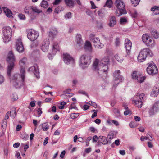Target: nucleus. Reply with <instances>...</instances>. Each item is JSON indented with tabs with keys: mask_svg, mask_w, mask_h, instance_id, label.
<instances>
[{
	"mask_svg": "<svg viewBox=\"0 0 159 159\" xmlns=\"http://www.w3.org/2000/svg\"><path fill=\"white\" fill-rule=\"evenodd\" d=\"M129 126L131 128H134L136 127V125L134 122H131L129 124Z\"/></svg>",
	"mask_w": 159,
	"mask_h": 159,
	"instance_id": "nucleus-57",
	"label": "nucleus"
},
{
	"mask_svg": "<svg viewBox=\"0 0 159 159\" xmlns=\"http://www.w3.org/2000/svg\"><path fill=\"white\" fill-rule=\"evenodd\" d=\"M98 140V138L97 135H94L93 136L92 140L93 142H96Z\"/></svg>",
	"mask_w": 159,
	"mask_h": 159,
	"instance_id": "nucleus-64",
	"label": "nucleus"
},
{
	"mask_svg": "<svg viewBox=\"0 0 159 159\" xmlns=\"http://www.w3.org/2000/svg\"><path fill=\"white\" fill-rule=\"evenodd\" d=\"M40 126H41L42 129L45 131H47L49 128V126L47 122L43 124Z\"/></svg>",
	"mask_w": 159,
	"mask_h": 159,
	"instance_id": "nucleus-33",
	"label": "nucleus"
},
{
	"mask_svg": "<svg viewBox=\"0 0 159 159\" xmlns=\"http://www.w3.org/2000/svg\"><path fill=\"white\" fill-rule=\"evenodd\" d=\"M5 81V78L0 72V85L3 84Z\"/></svg>",
	"mask_w": 159,
	"mask_h": 159,
	"instance_id": "nucleus-41",
	"label": "nucleus"
},
{
	"mask_svg": "<svg viewBox=\"0 0 159 159\" xmlns=\"http://www.w3.org/2000/svg\"><path fill=\"white\" fill-rule=\"evenodd\" d=\"M16 48L19 52H22L24 51V47L21 39H18L16 42Z\"/></svg>",
	"mask_w": 159,
	"mask_h": 159,
	"instance_id": "nucleus-14",
	"label": "nucleus"
},
{
	"mask_svg": "<svg viewBox=\"0 0 159 159\" xmlns=\"http://www.w3.org/2000/svg\"><path fill=\"white\" fill-rule=\"evenodd\" d=\"M112 2L111 0H107L105 5L109 8H110L112 7Z\"/></svg>",
	"mask_w": 159,
	"mask_h": 159,
	"instance_id": "nucleus-40",
	"label": "nucleus"
},
{
	"mask_svg": "<svg viewBox=\"0 0 159 159\" xmlns=\"http://www.w3.org/2000/svg\"><path fill=\"white\" fill-rule=\"evenodd\" d=\"M79 116V113H73L71 114V117L72 119H75L77 118Z\"/></svg>",
	"mask_w": 159,
	"mask_h": 159,
	"instance_id": "nucleus-49",
	"label": "nucleus"
},
{
	"mask_svg": "<svg viewBox=\"0 0 159 159\" xmlns=\"http://www.w3.org/2000/svg\"><path fill=\"white\" fill-rule=\"evenodd\" d=\"M115 57L117 61L119 62H120L124 60V58L123 57L118 54L115 55Z\"/></svg>",
	"mask_w": 159,
	"mask_h": 159,
	"instance_id": "nucleus-42",
	"label": "nucleus"
},
{
	"mask_svg": "<svg viewBox=\"0 0 159 159\" xmlns=\"http://www.w3.org/2000/svg\"><path fill=\"white\" fill-rule=\"evenodd\" d=\"M131 16L133 17L136 18L137 16V13L135 10H134L133 12L131 13Z\"/></svg>",
	"mask_w": 159,
	"mask_h": 159,
	"instance_id": "nucleus-54",
	"label": "nucleus"
},
{
	"mask_svg": "<svg viewBox=\"0 0 159 159\" xmlns=\"http://www.w3.org/2000/svg\"><path fill=\"white\" fill-rule=\"evenodd\" d=\"M110 63L109 57L107 56L104 57L100 61L96 58L93 64V68L95 70L98 71V73L100 75H106Z\"/></svg>",
	"mask_w": 159,
	"mask_h": 159,
	"instance_id": "nucleus-1",
	"label": "nucleus"
},
{
	"mask_svg": "<svg viewBox=\"0 0 159 159\" xmlns=\"http://www.w3.org/2000/svg\"><path fill=\"white\" fill-rule=\"evenodd\" d=\"M58 33V31L57 29L53 27L50 30V31L49 32L48 35L50 37L53 38L57 35Z\"/></svg>",
	"mask_w": 159,
	"mask_h": 159,
	"instance_id": "nucleus-19",
	"label": "nucleus"
},
{
	"mask_svg": "<svg viewBox=\"0 0 159 159\" xmlns=\"http://www.w3.org/2000/svg\"><path fill=\"white\" fill-rule=\"evenodd\" d=\"M12 35V29L9 26L4 27L3 28L2 37L4 43L9 42Z\"/></svg>",
	"mask_w": 159,
	"mask_h": 159,
	"instance_id": "nucleus-4",
	"label": "nucleus"
},
{
	"mask_svg": "<svg viewBox=\"0 0 159 159\" xmlns=\"http://www.w3.org/2000/svg\"><path fill=\"white\" fill-rule=\"evenodd\" d=\"M66 103L64 101L61 103V105L59 106V108L61 109H63L64 108V106L66 104Z\"/></svg>",
	"mask_w": 159,
	"mask_h": 159,
	"instance_id": "nucleus-48",
	"label": "nucleus"
},
{
	"mask_svg": "<svg viewBox=\"0 0 159 159\" xmlns=\"http://www.w3.org/2000/svg\"><path fill=\"white\" fill-rule=\"evenodd\" d=\"M152 36L155 39H158L159 37V33L156 30L152 31L151 32Z\"/></svg>",
	"mask_w": 159,
	"mask_h": 159,
	"instance_id": "nucleus-34",
	"label": "nucleus"
},
{
	"mask_svg": "<svg viewBox=\"0 0 159 159\" xmlns=\"http://www.w3.org/2000/svg\"><path fill=\"white\" fill-rule=\"evenodd\" d=\"M38 33L33 30H29L28 31L27 37L31 41H33L37 39L39 36Z\"/></svg>",
	"mask_w": 159,
	"mask_h": 159,
	"instance_id": "nucleus-8",
	"label": "nucleus"
},
{
	"mask_svg": "<svg viewBox=\"0 0 159 159\" xmlns=\"http://www.w3.org/2000/svg\"><path fill=\"white\" fill-rule=\"evenodd\" d=\"M90 41L93 43V45L96 48H101L104 46L103 44L100 41L99 38L98 37H91Z\"/></svg>",
	"mask_w": 159,
	"mask_h": 159,
	"instance_id": "nucleus-10",
	"label": "nucleus"
},
{
	"mask_svg": "<svg viewBox=\"0 0 159 159\" xmlns=\"http://www.w3.org/2000/svg\"><path fill=\"white\" fill-rule=\"evenodd\" d=\"M146 78V76L139 75L138 76H137V78L136 80L138 82L142 83L144 81Z\"/></svg>",
	"mask_w": 159,
	"mask_h": 159,
	"instance_id": "nucleus-32",
	"label": "nucleus"
},
{
	"mask_svg": "<svg viewBox=\"0 0 159 159\" xmlns=\"http://www.w3.org/2000/svg\"><path fill=\"white\" fill-rule=\"evenodd\" d=\"M114 113L117 116H120V113L119 110L117 109H115L114 110Z\"/></svg>",
	"mask_w": 159,
	"mask_h": 159,
	"instance_id": "nucleus-59",
	"label": "nucleus"
},
{
	"mask_svg": "<svg viewBox=\"0 0 159 159\" xmlns=\"http://www.w3.org/2000/svg\"><path fill=\"white\" fill-rule=\"evenodd\" d=\"M159 111V101H156L150 108L149 113L150 116H152Z\"/></svg>",
	"mask_w": 159,
	"mask_h": 159,
	"instance_id": "nucleus-11",
	"label": "nucleus"
},
{
	"mask_svg": "<svg viewBox=\"0 0 159 159\" xmlns=\"http://www.w3.org/2000/svg\"><path fill=\"white\" fill-rule=\"evenodd\" d=\"M145 95L144 93H137L136 96V98H138L139 100H142L144 98Z\"/></svg>",
	"mask_w": 159,
	"mask_h": 159,
	"instance_id": "nucleus-35",
	"label": "nucleus"
},
{
	"mask_svg": "<svg viewBox=\"0 0 159 159\" xmlns=\"http://www.w3.org/2000/svg\"><path fill=\"white\" fill-rule=\"evenodd\" d=\"M61 2V0H54L53 2L54 5H58Z\"/></svg>",
	"mask_w": 159,
	"mask_h": 159,
	"instance_id": "nucleus-63",
	"label": "nucleus"
},
{
	"mask_svg": "<svg viewBox=\"0 0 159 159\" xmlns=\"http://www.w3.org/2000/svg\"><path fill=\"white\" fill-rule=\"evenodd\" d=\"M147 71L148 74L153 75L158 73V69L154 63H150L147 68Z\"/></svg>",
	"mask_w": 159,
	"mask_h": 159,
	"instance_id": "nucleus-9",
	"label": "nucleus"
},
{
	"mask_svg": "<svg viewBox=\"0 0 159 159\" xmlns=\"http://www.w3.org/2000/svg\"><path fill=\"white\" fill-rule=\"evenodd\" d=\"M152 52L149 48H145L142 49L139 52L137 59L139 62H141L144 61L146 59L147 55L151 56Z\"/></svg>",
	"mask_w": 159,
	"mask_h": 159,
	"instance_id": "nucleus-6",
	"label": "nucleus"
},
{
	"mask_svg": "<svg viewBox=\"0 0 159 159\" xmlns=\"http://www.w3.org/2000/svg\"><path fill=\"white\" fill-rule=\"evenodd\" d=\"M63 61L67 65L70 63L73 64L75 62L73 58L67 53L63 54Z\"/></svg>",
	"mask_w": 159,
	"mask_h": 159,
	"instance_id": "nucleus-12",
	"label": "nucleus"
},
{
	"mask_svg": "<svg viewBox=\"0 0 159 159\" xmlns=\"http://www.w3.org/2000/svg\"><path fill=\"white\" fill-rule=\"evenodd\" d=\"M98 143H102L103 145L107 144L108 141L106 137L100 136L98 138Z\"/></svg>",
	"mask_w": 159,
	"mask_h": 159,
	"instance_id": "nucleus-23",
	"label": "nucleus"
},
{
	"mask_svg": "<svg viewBox=\"0 0 159 159\" xmlns=\"http://www.w3.org/2000/svg\"><path fill=\"white\" fill-rule=\"evenodd\" d=\"M50 41L48 39H45L41 45V49L44 52H47L49 48Z\"/></svg>",
	"mask_w": 159,
	"mask_h": 159,
	"instance_id": "nucleus-13",
	"label": "nucleus"
},
{
	"mask_svg": "<svg viewBox=\"0 0 159 159\" xmlns=\"http://www.w3.org/2000/svg\"><path fill=\"white\" fill-rule=\"evenodd\" d=\"M115 46L116 47H119L120 45V39L118 38H116V39L115 42Z\"/></svg>",
	"mask_w": 159,
	"mask_h": 159,
	"instance_id": "nucleus-43",
	"label": "nucleus"
},
{
	"mask_svg": "<svg viewBox=\"0 0 159 159\" xmlns=\"http://www.w3.org/2000/svg\"><path fill=\"white\" fill-rule=\"evenodd\" d=\"M14 66V63H9L7 69V74L8 76L11 75V72L13 69Z\"/></svg>",
	"mask_w": 159,
	"mask_h": 159,
	"instance_id": "nucleus-24",
	"label": "nucleus"
},
{
	"mask_svg": "<svg viewBox=\"0 0 159 159\" xmlns=\"http://www.w3.org/2000/svg\"><path fill=\"white\" fill-rule=\"evenodd\" d=\"M59 48L58 45L57 43H54L52 46V53L53 55L56 54L57 51H59Z\"/></svg>",
	"mask_w": 159,
	"mask_h": 159,
	"instance_id": "nucleus-26",
	"label": "nucleus"
},
{
	"mask_svg": "<svg viewBox=\"0 0 159 159\" xmlns=\"http://www.w3.org/2000/svg\"><path fill=\"white\" fill-rule=\"evenodd\" d=\"M40 5L42 7L44 8H47L48 6V2L44 0H43L42 1Z\"/></svg>",
	"mask_w": 159,
	"mask_h": 159,
	"instance_id": "nucleus-39",
	"label": "nucleus"
},
{
	"mask_svg": "<svg viewBox=\"0 0 159 159\" xmlns=\"http://www.w3.org/2000/svg\"><path fill=\"white\" fill-rule=\"evenodd\" d=\"M66 5L70 7H73L74 5V2L73 0H64Z\"/></svg>",
	"mask_w": 159,
	"mask_h": 159,
	"instance_id": "nucleus-28",
	"label": "nucleus"
},
{
	"mask_svg": "<svg viewBox=\"0 0 159 159\" xmlns=\"http://www.w3.org/2000/svg\"><path fill=\"white\" fill-rule=\"evenodd\" d=\"M24 11L25 13H27L28 14H32V6H26L24 9Z\"/></svg>",
	"mask_w": 159,
	"mask_h": 159,
	"instance_id": "nucleus-30",
	"label": "nucleus"
},
{
	"mask_svg": "<svg viewBox=\"0 0 159 159\" xmlns=\"http://www.w3.org/2000/svg\"><path fill=\"white\" fill-rule=\"evenodd\" d=\"M2 9L6 15L8 17H9L11 19L13 18V16H12V13L9 9L7 7H2Z\"/></svg>",
	"mask_w": 159,
	"mask_h": 159,
	"instance_id": "nucleus-21",
	"label": "nucleus"
},
{
	"mask_svg": "<svg viewBox=\"0 0 159 159\" xmlns=\"http://www.w3.org/2000/svg\"><path fill=\"white\" fill-rule=\"evenodd\" d=\"M28 71L33 72L38 78H39L40 76L39 75V70L38 66L36 65L29 68L28 69Z\"/></svg>",
	"mask_w": 159,
	"mask_h": 159,
	"instance_id": "nucleus-16",
	"label": "nucleus"
},
{
	"mask_svg": "<svg viewBox=\"0 0 159 159\" xmlns=\"http://www.w3.org/2000/svg\"><path fill=\"white\" fill-rule=\"evenodd\" d=\"M120 72L119 70H116L113 73L114 80L113 81V86L116 87L118 84L122 81L123 77L120 75Z\"/></svg>",
	"mask_w": 159,
	"mask_h": 159,
	"instance_id": "nucleus-7",
	"label": "nucleus"
},
{
	"mask_svg": "<svg viewBox=\"0 0 159 159\" xmlns=\"http://www.w3.org/2000/svg\"><path fill=\"white\" fill-rule=\"evenodd\" d=\"M38 43L37 42H34L31 45L32 48H34L37 47L38 45Z\"/></svg>",
	"mask_w": 159,
	"mask_h": 159,
	"instance_id": "nucleus-55",
	"label": "nucleus"
},
{
	"mask_svg": "<svg viewBox=\"0 0 159 159\" xmlns=\"http://www.w3.org/2000/svg\"><path fill=\"white\" fill-rule=\"evenodd\" d=\"M69 111H68V112H70V110L71 109H75V110H77V107L75 106H73L72 105H70L69 107Z\"/></svg>",
	"mask_w": 159,
	"mask_h": 159,
	"instance_id": "nucleus-60",
	"label": "nucleus"
},
{
	"mask_svg": "<svg viewBox=\"0 0 159 159\" xmlns=\"http://www.w3.org/2000/svg\"><path fill=\"white\" fill-rule=\"evenodd\" d=\"M150 37L147 34H144L142 36V40L144 43H146V42L148 41L149 38Z\"/></svg>",
	"mask_w": 159,
	"mask_h": 159,
	"instance_id": "nucleus-36",
	"label": "nucleus"
},
{
	"mask_svg": "<svg viewBox=\"0 0 159 159\" xmlns=\"http://www.w3.org/2000/svg\"><path fill=\"white\" fill-rule=\"evenodd\" d=\"M151 10L153 12V15L159 14V7L154 6L151 8Z\"/></svg>",
	"mask_w": 159,
	"mask_h": 159,
	"instance_id": "nucleus-29",
	"label": "nucleus"
},
{
	"mask_svg": "<svg viewBox=\"0 0 159 159\" xmlns=\"http://www.w3.org/2000/svg\"><path fill=\"white\" fill-rule=\"evenodd\" d=\"M147 135V136H150L149 137L148 136V140H149L150 141H152L153 140V139L152 138V137L151 136V134L150 133H148Z\"/></svg>",
	"mask_w": 159,
	"mask_h": 159,
	"instance_id": "nucleus-61",
	"label": "nucleus"
},
{
	"mask_svg": "<svg viewBox=\"0 0 159 159\" xmlns=\"http://www.w3.org/2000/svg\"><path fill=\"white\" fill-rule=\"evenodd\" d=\"M116 23V20L114 16H110L108 19V25L110 27H113Z\"/></svg>",
	"mask_w": 159,
	"mask_h": 159,
	"instance_id": "nucleus-17",
	"label": "nucleus"
},
{
	"mask_svg": "<svg viewBox=\"0 0 159 159\" xmlns=\"http://www.w3.org/2000/svg\"><path fill=\"white\" fill-rule=\"evenodd\" d=\"M115 5L120 12V14H117L116 12L117 16H119L123 14L126 13L125 4L123 0H116L115 2Z\"/></svg>",
	"mask_w": 159,
	"mask_h": 159,
	"instance_id": "nucleus-5",
	"label": "nucleus"
},
{
	"mask_svg": "<svg viewBox=\"0 0 159 159\" xmlns=\"http://www.w3.org/2000/svg\"><path fill=\"white\" fill-rule=\"evenodd\" d=\"M116 132L115 131H111L110 132L108 135V138L109 139H112L114 137L115 135H116Z\"/></svg>",
	"mask_w": 159,
	"mask_h": 159,
	"instance_id": "nucleus-37",
	"label": "nucleus"
},
{
	"mask_svg": "<svg viewBox=\"0 0 159 159\" xmlns=\"http://www.w3.org/2000/svg\"><path fill=\"white\" fill-rule=\"evenodd\" d=\"M84 49L86 51L91 52L92 51V46L89 41H86L84 46Z\"/></svg>",
	"mask_w": 159,
	"mask_h": 159,
	"instance_id": "nucleus-20",
	"label": "nucleus"
},
{
	"mask_svg": "<svg viewBox=\"0 0 159 159\" xmlns=\"http://www.w3.org/2000/svg\"><path fill=\"white\" fill-rule=\"evenodd\" d=\"M18 16L19 18L21 20H25V16L24 14L20 13L18 15Z\"/></svg>",
	"mask_w": 159,
	"mask_h": 159,
	"instance_id": "nucleus-51",
	"label": "nucleus"
},
{
	"mask_svg": "<svg viewBox=\"0 0 159 159\" xmlns=\"http://www.w3.org/2000/svg\"><path fill=\"white\" fill-rule=\"evenodd\" d=\"M71 17V13L70 12H69L66 14L65 16V18L66 19H69Z\"/></svg>",
	"mask_w": 159,
	"mask_h": 159,
	"instance_id": "nucleus-46",
	"label": "nucleus"
},
{
	"mask_svg": "<svg viewBox=\"0 0 159 159\" xmlns=\"http://www.w3.org/2000/svg\"><path fill=\"white\" fill-rule=\"evenodd\" d=\"M27 60L25 58H23L21 59L20 62L19 64L22 68L20 70L21 75L19 74H16L12 76L11 80V82L16 88H20L21 86L24 85L25 79V70L24 67L26 62Z\"/></svg>",
	"mask_w": 159,
	"mask_h": 159,
	"instance_id": "nucleus-2",
	"label": "nucleus"
},
{
	"mask_svg": "<svg viewBox=\"0 0 159 159\" xmlns=\"http://www.w3.org/2000/svg\"><path fill=\"white\" fill-rule=\"evenodd\" d=\"M32 13L33 12L39 13L42 12V10L38 9L36 7L32 6Z\"/></svg>",
	"mask_w": 159,
	"mask_h": 159,
	"instance_id": "nucleus-38",
	"label": "nucleus"
},
{
	"mask_svg": "<svg viewBox=\"0 0 159 159\" xmlns=\"http://www.w3.org/2000/svg\"><path fill=\"white\" fill-rule=\"evenodd\" d=\"M88 104L91 105L93 107L95 108H96L97 107V104L94 102H93L92 101H89L88 102Z\"/></svg>",
	"mask_w": 159,
	"mask_h": 159,
	"instance_id": "nucleus-47",
	"label": "nucleus"
},
{
	"mask_svg": "<svg viewBox=\"0 0 159 159\" xmlns=\"http://www.w3.org/2000/svg\"><path fill=\"white\" fill-rule=\"evenodd\" d=\"M127 22V20L126 19L124 18H121L120 20V23L121 24H124Z\"/></svg>",
	"mask_w": 159,
	"mask_h": 159,
	"instance_id": "nucleus-52",
	"label": "nucleus"
},
{
	"mask_svg": "<svg viewBox=\"0 0 159 159\" xmlns=\"http://www.w3.org/2000/svg\"><path fill=\"white\" fill-rule=\"evenodd\" d=\"M132 102L133 104H135V105L138 108H141L142 106L143 101L139 100H134L132 101Z\"/></svg>",
	"mask_w": 159,
	"mask_h": 159,
	"instance_id": "nucleus-27",
	"label": "nucleus"
},
{
	"mask_svg": "<svg viewBox=\"0 0 159 159\" xmlns=\"http://www.w3.org/2000/svg\"><path fill=\"white\" fill-rule=\"evenodd\" d=\"M11 111H8L6 114L4 119L6 120L8 119L9 118V116L11 115Z\"/></svg>",
	"mask_w": 159,
	"mask_h": 159,
	"instance_id": "nucleus-53",
	"label": "nucleus"
},
{
	"mask_svg": "<svg viewBox=\"0 0 159 159\" xmlns=\"http://www.w3.org/2000/svg\"><path fill=\"white\" fill-rule=\"evenodd\" d=\"M124 115H127L128 114H131V111L129 109H126L124 113Z\"/></svg>",
	"mask_w": 159,
	"mask_h": 159,
	"instance_id": "nucleus-58",
	"label": "nucleus"
},
{
	"mask_svg": "<svg viewBox=\"0 0 159 159\" xmlns=\"http://www.w3.org/2000/svg\"><path fill=\"white\" fill-rule=\"evenodd\" d=\"M145 43L148 46H152L155 44L154 41L150 37Z\"/></svg>",
	"mask_w": 159,
	"mask_h": 159,
	"instance_id": "nucleus-31",
	"label": "nucleus"
},
{
	"mask_svg": "<svg viewBox=\"0 0 159 159\" xmlns=\"http://www.w3.org/2000/svg\"><path fill=\"white\" fill-rule=\"evenodd\" d=\"M7 60L8 63H14L15 61V57L11 51L9 52L7 55Z\"/></svg>",
	"mask_w": 159,
	"mask_h": 159,
	"instance_id": "nucleus-15",
	"label": "nucleus"
},
{
	"mask_svg": "<svg viewBox=\"0 0 159 159\" xmlns=\"http://www.w3.org/2000/svg\"><path fill=\"white\" fill-rule=\"evenodd\" d=\"M92 57L89 55H83L80 58V66L82 69L87 67L91 63Z\"/></svg>",
	"mask_w": 159,
	"mask_h": 159,
	"instance_id": "nucleus-3",
	"label": "nucleus"
},
{
	"mask_svg": "<svg viewBox=\"0 0 159 159\" xmlns=\"http://www.w3.org/2000/svg\"><path fill=\"white\" fill-rule=\"evenodd\" d=\"M98 15L99 16H102L103 14L102 12V10H99L98 11H97Z\"/></svg>",
	"mask_w": 159,
	"mask_h": 159,
	"instance_id": "nucleus-62",
	"label": "nucleus"
},
{
	"mask_svg": "<svg viewBox=\"0 0 159 159\" xmlns=\"http://www.w3.org/2000/svg\"><path fill=\"white\" fill-rule=\"evenodd\" d=\"M139 75H137V71H134L132 73L131 75L132 76V78L133 79L137 80V76H138Z\"/></svg>",
	"mask_w": 159,
	"mask_h": 159,
	"instance_id": "nucleus-45",
	"label": "nucleus"
},
{
	"mask_svg": "<svg viewBox=\"0 0 159 159\" xmlns=\"http://www.w3.org/2000/svg\"><path fill=\"white\" fill-rule=\"evenodd\" d=\"M76 42L77 45L80 47L83 44V42L81 36L80 34H78L76 37Z\"/></svg>",
	"mask_w": 159,
	"mask_h": 159,
	"instance_id": "nucleus-22",
	"label": "nucleus"
},
{
	"mask_svg": "<svg viewBox=\"0 0 159 159\" xmlns=\"http://www.w3.org/2000/svg\"><path fill=\"white\" fill-rule=\"evenodd\" d=\"M159 92V87L155 86L153 87L151 94V96L155 97L157 96Z\"/></svg>",
	"mask_w": 159,
	"mask_h": 159,
	"instance_id": "nucleus-25",
	"label": "nucleus"
},
{
	"mask_svg": "<svg viewBox=\"0 0 159 159\" xmlns=\"http://www.w3.org/2000/svg\"><path fill=\"white\" fill-rule=\"evenodd\" d=\"M7 125V120L4 119L2 121V127H5Z\"/></svg>",
	"mask_w": 159,
	"mask_h": 159,
	"instance_id": "nucleus-50",
	"label": "nucleus"
},
{
	"mask_svg": "<svg viewBox=\"0 0 159 159\" xmlns=\"http://www.w3.org/2000/svg\"><path fill=\"white\" fill-rule=\"evenodd\" d=\"M91 139L92 138L91 137H89L87 138L86 141V145L87 146H88L89 145V142Z\"/></svg>",
	"mask_w": 159,
	"mask_h": 159,
	"instance_id": "nucleus-56",
	"label": "nucleus"
},
{
	"mask_svg": "<svg viewBox=\"0 0 159 159\" xmlns=\"http://www.w3.org/2000/svg\"><path fill=\"white\" fill-rule=\"evenodd\" d=\"M125 46L126 51H128L127 52H129L131 49L132 43L131 41L127 38L125 40Z\"/></svg>",
	"mask_w": 159,
	"mask_h": 159,
	"instance_id": "nucleus-18",
	"label": "nucleus"
},
{
	"mask_svg": "<svg viewBox=\"0 0 159 159\" xmlns=\"http://www.w3.org/2000/svg\"><path fill=\"white\" fill-rule=\"evenodd\" d=\"M132 4L134 6H137L139 3L140 0H130Z\"/></svg>",
	"mask_w": 159,
	"mask_h": 159,
	"instance_id": "nucleus-44",
	"label": "nucleus"
}]
</instances>
